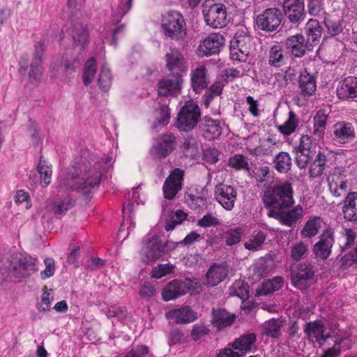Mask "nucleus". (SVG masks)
I'll return each instance as SVG.
<instances>
[{
  "label": "nucleus",
  "instance_id": "nucleus-1",
  "mask_svg": "<svg viewBox=\"0 0 357 357\" xmlns=\"http://www.w3.org/2000/svg\"><path fill=\"white\" fill-rule=\"evenodd\" d=\"M113 162L112 155L105 159L92 156L78 167L61 172L57 186L59 193L73 190H77L83 194L89 193L99 183L103 172L109 170Z\"/></svg>",
  "mask_w": 357,
  "mask_h": 357
},
{
  "label": "nucleus",
  "instance_id": "nucleus-2",
  "mask_svg": "<svg viewBox=\"0 0 357 357\" xmlns=\"http://www.w3.org/2000/svg\"><path fill=\"white\" fill-rule=\"evenodd\" d=\"M293 188L288 181L281 182L268 188L263 197V202L270 209H284L291 207L294 201Z\"/></svg>",
  "mask_w": 357,
  "mask_h": 357
},
{
  "label": "nucleus",
  "instance_id": "nucleus-3",
  "mask_svg": "<svg viewBox=\"0 0 357 357\" xmlns=\"http://www.w3.org/2000/svg\"><path fill=\"white\" fill-rule=\"evenodd\" d=\"M38 260L31 256L16 254L13 255L8 274L18 282L30 277L38 271Z\"/></svg>",
  "mask_w": 357,
  "mask_h": 357
},
{
  "label": "nucleus",
  "instance_id": "nucleus-4",
  "mask_svg": "<svg viewBox=\"0 0 357 357\" xmlns=\"http://www.w3.org/2000/svg\"><path fill=\"white\" fill-rule=\"evenodd\" d=\"M132 1V0H121L119 6L113 10L114 19L112 24H107L101 33V36L102 38H105V42L112 45H116V36L124 29L123 25L116 26V24L130 10Z\"/></svg>",
  "mask_w": 357,
  "mask_h": 357
},
{
  "label": "nucleus",
  "instance_id": "nucleus-5",
  "mask_svg": "<svg viewBox=\"0 0 357 357\" xmlns=\"http://www.w3.org/2000/svg\"><path fill=\"white\" fill-rule=\"evenodd\" d=\"M165 245L154 231H151L145 237L139 255L144 264L152 263L165 254Z\"/></svg>",
  "mask_w": 357,
  "mask_h": 357
},
{
  "label": "nucleus",
  "instance_id": "nucleus-6",
  "mask_svg": "<svg viewBox=\"0 0 357 357\" xmlns=\"http://www.w3.org/2000/svg\"><path fill=\"white\" fill-rule=\"evenodd\" d=\"M203 15L207 25L212 28H222L228 23L227 8L222 3L206 0L203 5Z\"/></svg>",
  "mask_w": 357,
  "mask_h": 357
},
{
  "label": "nucleus",
  "instance_id": "nucleus-7",
  "mask_svg": "<svg viewBox=\"0 0 357 357\" xmlns=\"http://www.w3.org/2000/svg\"><path fill=\"white\" fill-rule=\"evenodd\" d=\"M162 26L165 34L173 39L183 38L185 35V22L178 11L170 10L162 16Z\"/></svg>",
  "mask_w": 357,
  "mask_h": 357
},
{
  "label": "nucleus",
  "instance_id": "nucleus-8",
  "mask_svg": "<svg viewBox=\"0 0 357 357\" xmlns=\"http://www.w3.org/2000/svg\"><path fill=\"white\" fill-rule=\"evenodd\" d=\"M201 112L198 105L193 100L185 102L178 114L176 127L182 131H189L198 123Z\"/></svg>",
  "mask_w": 357,
  "mask_h": 357
},
{
  "label": "nucleus",
  "instance_id": "nucleus-9",
  "mask_svg": "<svg viewBox=\"0 0 357 357\" xmlns=\"http://www.w3.org/2000/svg\"><path fill=\"white\" fill-rule=\"evenodd\" d=\"M304 332L310 342H316L319 346H324L328 340L337 335L334 330L328 329L321 320L307 323Z\"/></svg>",
  "mask_w": 357,
  "mask_h": 357
},
{
  "label": "nucleus",
  "instance_id": "nucleus-10",
  "mask_svg": "<svg viewBox=\"0 0 357 357\" xmlns=\"http://www.w3.org/2000/svg\"><path fill=\"white\" fill-rule=\"evenodd\" d=\"M251 38L249 36L236 35L231 41L230 58L234 61H245L250 54Z\"/></svg>",
  "mask_w": 357,
  "mask_h": 357
},
{
  "label": "nucleus",
  "instance_id": "nucleus-11",
  "mask_svg": "<svg viewBox=\"0 0 357 357\" xmlns=\"http://www.w3.org/2000/svg\"><path fill=\"white\" fill-rule=\"evenodd\" d=\"M225 39L220 33H211L202 40L197 49V54L200 57L209 56L218 53L225 44Z\"/></svg>",
  "mask_w": 357,
  "mask_h": 357
},
{
  "label": "nucleus",
  "instance_id": "nucleus-12",
  "mask_svg": "<svg viewBox=\"0 0 357 357\" xmlns=\"http://www.w3.org/2000/svg\"><path fill=\"white\" fill-rule=\"evenodd\" d=\"M175 139L172 134L158 136L150 149L151 155L155 158H165L175 149Z\"/></svg>",
  "mask_w": 357,
  "mask_h": 357
},
{
  "label": "nucleus",
  "instance_id": "nucleus-13",
  "mask_svg": "<svg viewBox=\"0 0 357 357\" xmlns=\"http://www.w3.org/2000/svg\"><path fill=\"white\" fill-rule=\"evenodd\" d=\"M182 84L181 74L175 73L165 76L158 82V94L163 96H176L180 93Z\"/></svg>",
  "mask_w": 357,
  "mask_h": 357
},
{
  "label": "nucleus",
  "instance_id": "nucleus-14",
  "mask_svg": "<svg viewBox=\"0 0 357 357\" xmlns=\"http://www.w3.org/2000/svg\"><path fill=\"white\" fill-rule=\"evenodd\" d=\"M282 18L280 10L274 8L266 9L257 18V24L261 29L266 31H275L281 24Z\"/></svg>",
  "mask_w": 357,
  "mask_h": 357
},
{
  "label": "nucleus",
  "instance_id": "nucleus-15",
  "mask_svg": "<svg viewBox=\"0 0 357 357\" xmlns=\"http://www.w3.org/2000/svg\"><path fill=\"white\" fill-rule=\"evenodd\" d=\"M345 177L342 167H335L330 172L327 181L329 190L334 196L340 197L346 192L347 181Z\"/></svg>",
  "mask_w": 357,
  "mask_h": 357
},
{
  "label": "nucleus",
  "instance_id": "nucleus-16",
  "mask_svg": "<svg viewBox=\"0 0 357 357\" xmlns=\"http://www.w3.org/2000/svg\"><path fill=\"white\" fill-rule=\"evenodd\" d=\"M333 243V231L330 228L326 229L320 236L319 241L314 245L313 252L317 258L326 259L331 254Z\"/></svg>",
  "mask_w": 357,
  "mask_h": 357
},
{
  "label": "nucleus",
  "instance_id": "nucleus-17",
  "mask_svg": "<svg viewBox=\"0 0 357 357\" xmlns=\"http://www.w3.org/2000/svg\"><path fill=\"white\" fill-rule=\"evenodd\" d=\"M165 317L169 321L176 324H186L197 319V313L190 306L183 305L181 307L169 310L165 313Z\"/></svg>",
  "mask_w": 357,
  "mask_h": 357
},
{
  "label": "nucleus",
  "instance_id": "nucleus-18",
  "mask_svg": "<svg viewBox=\"0 0 357 357\" xmlns=\"http://www.w3.org/2000/svg\"><path fill=\"white\" fill-rule=\"evenodd\" d=\"M303 214V208L297 205L290 211H284L283 209H269L268 215L279 220L282 224L291 227L296 223Z\"/></svg>",
  "mask_w": 357,
  "mask_h": 357
},
{
  "label": "nucleus",
  "instance_id": "nucleus-19",
  "mask_svg": "<svg viewBox=\"0 0 357 357\" xmlns=\"http://www.w3.org/2000/svg\"><path fill=\"white\" fill-rule=\"evenodd\" d=\"M236 195V190L231 185L219 184L215 187V199L227 211H231L234 207Z\"/></svg>",
  "mask_w": 357,
  "mask_h": 357
},
{
  "label": "nucleus",
  "instance_id": "nucleus-20",
  "mask_svg": "<svg viewBox=\"0 0 357 357\" xmlns=\"http://www.w3.org/2000/svg\"><path fill=\"white\" fill-rule=\"evenodd\" d=\"M314 271L312 266L305 264H301L296 271L291 274L293 285L301 290L305 289L313 281Z\"/></svg>",
  "mask_w": 357,
  "mask_h": 357
},
{
  "label": "nucleus",
  "instance_id": "nucleus-21",
  "mask_svg": "<svg viewBox=\"0 0 357 357\" xmlns=\"http://www.w3.org/2000/svg\"><path fill=\"white\" fill-rule=\"evenodd\" d=\"M331 136L336 142L344 144L354 139V128L350 123L345 121L337 122L332 127Z\"/></svg>",
  "mask_w": 357,
  "mask_h": 357
},
{
  "label": "nucleus",
  "instance_id": "nucleus-22",
  "mask_svg": "<svg viewBox=\"0 0 357 357\" xmlns=\"http://www.w3.org/2000/svg\"><path fill=\"white\" fill-rule=\"evenodd\" d=\"M183 171L180 169H174L167 177L163 185V193L166 199H172L181 188Z\"/></svg>",
  "mask_w": 357,
  "mask_h": 357
},
{
  "label": "nucleus",
  "instance_id": "nucleus-23",
  "mask_svg": "<svg viewBox=\"0 0 357 357\" xmlns=\"http://www.w3.org/2000/svg\"><path fill=\"white\" fill-rule=\"evenodd\" d=\"M165 66L172 74L185 73L186 62L183 54L177 49H170L165 55Z\"/></svg>",
  "mask_w": 357,
  "mask_h": 357
},
{
  "label": "nucleus",
  "instance_id": "nucleus-24",
  "mask_svg": "<svg viewBox=\"0 0 357 357\" xmlns=\"http://www.w3.org/2000/svg\"><path fill=\"white\" fill-rule=\"evenodd\" d=\"M191 87L192 90L199 93L209 84L208 69L204 66H199L192 70L190 74Z\"/></svg>",
  "mask_w": 357,
  "mask_h": 357
},
{
  "label": "nucleus",
  "instance_id": "nucleus-25",
  "mask_svg": "<svg viewBox=\"0 0 357 357\" xmlns=\"http://www.w3.org/2000/svg\"><path fill=\"white\" fill-rule=\"evenodd\" d=\"M284 11L289 20L296 23L301 18L304 10L303 0H284Z\"/></svg>",
  "mask_w": 357,
  "mask_h": 357
},
{
  "label": "nucleus",
  "instance_id": "nucleus-26",
  "mask_svg": "<svg viewBox=\"0 0 357 357\" xmlns=\"http://www.w3.org/2000/svg\"><path fill=\"white\" fill-rule=\"evenodd\" d=\"M228 274L227 266L225 264H213L206 273V282L208 286H215L220 284Z\"/></svg>",
  "mask_w": 357,
  "mask_h": 357
},
{
  "label": "nucleus",
  "instance_id": "nucleus-27",
  "mask_svg": "<svg viewBox=\"0 0 357 357\" xmlns=\"http://www.w3.org/2000/svg\"><path fill=\"white\" fill-rule=\"evenodd\" d=\"M45 50L43 43H39L36 45V50L33 60L30 66V71L29 75L35 80H38L43 73L42 56Z\"/></svg>",
  "mask_w": 357,
  "mask_h": 357
},
{
  "label": "nucleus",
  "instance_id": "nucleus-28",
  "mask_svg": "<svg viewBox=\"0 0 357 357\" xmlns=\"http://www.w3.org/2000/svg\"><path fill=\"white\" fill-rule=\"evenodd\" d=\"M337 93L340 98H356L357 77H348L345 78L337 87Z\"/></svg>",
  "mask_w": 357,
  "mask_h": 357
},
{
  "label": "nucleus",
  "instance_id": "nucleus-29",
  "mask_svg": "<svg viewBox=\"0 0 357 357\" xmlns=\"http://www.w3.org/2000/svg\"><path fill=\"white\" fill-rule=\"evenodd\" d=\"M344 218L351 222L357 221V192H350L346 197L342 207Z\"/></svg>",
  "mask_w": 357,
  "mask_h": 357
},
{
  "label": "nucleus",
  "instance_id": "nucleus-30",
  "mask_svg": "<svg viewBox=\"0 0 357 357\" xmlns=\"http://www.w3.org/2000/svg\"><path fill=\"white\" fill-rule=\"evenodd\" d=\"M213 324L218 330L230 326L236 319V315L225 309L213 310Z\"/></svg>",
  "mask_w": 357,
  "mask_h": 357
},
{
  "label": "nucleus",
  "instance_id": "nucleus-31",
  "mask_svg": "<svg viewBox=\"0 0 357 357\" xmlns=\"http://www.w3.org/2000/svg\"><path fill=\"white\" fill-rule=\"evenodd\" d=\"M256 340V335L254 333H248L236 339L231 346L234 349L240 351L242 354H245L252 351L253 348L255 349Z\"/></svg>",
  "mask_w": 357,
  "mask_h": 357
},
{
  "label": "nucleus",
  "instance_id": "nucleus-32",
  "mask_svg": "<svg viewBox=\"0 0 357 357\" xmlns=\"http://www.w3.org/2000/svg\"><path fill=\"white\" fill-rule=\"evenodd\" d=\"M307 44V42L305 43L304 37L299 34L290 36L286 40L287 48L296 57L304 55Z\"/></svg>",
  "mask_w": 357,
  "mask_h": 357
},
{
  "label": "nucleus",
  "instance_id": "nucleus-33",
  "mask_svg": "<svg viewBox=\"0 0 357 357\" xmlns=\"http://www.w3.org/2000/svg\"><path fill=\"white\" fill-rule=\"evenodd\" d=\"M298 86L303 95L312 96L315 93L317 88L315 79L306 69L300 73Z\"/></svg>",
  "mask_w": 357,
  "mask_h": 357
},
{
  "label": "nucleus",
  "instance_id": "nucleus-34",
  "mask_svg": "<svg viewBox=\"0 0 357 357\" xmlns=\"http://www.w3.org/2000/svg\"><path fill=\"white\" fill-rule=\"evenodd\" d=\"M183 294H185V285L182 281L179 280L170 282L162 291V298L165 301L176 299Z\"/></svg>",
  "mask_w": 357,
  "mask_h": 357
},
{
  "label": "nucleus",
  "instance_id": "nucleus-35",
  "mask_svg": "<svg viewBox=\"0 0 357 357\" xmlns=\"http://www.w3.org/2000/svg\"><path fill=\"white\" fill-rule=\"evenodd\" d=\"M331 339L335 342V344L332 348L326 350L322 357H338L342 351L350 347V340L348 338H340L337 335H335V337Z\"/></svg>",
  "mask_w": 357,
  "mask_h": 357
},
{
  "label": "nucleus",
  "instance_id": "nucleus-36",
  "mask_svg": "<svg viewBox=\"0 0 357 357\" xmlns=\"http://www.w3.org/2000/svg\"><path fill=\"white\" fill-rule=\"evenodd\" d=\"M222 133V127L217 120L205 119L203 127V136L208 140H213L220 137Z\"/></svg>",
  "mask_w": 357,
  "mask_h": 357
},
{
  "label": "nucleus",
  "instance_id": "nucleus-37",
  "mask_svg": "<svg viewBox=\"0 0 357 357\" xmlns=\"http://www.w3.org/2000/svg\"><path fill=\"white\" fill-rule=\"evenodd\" d=\"M323 220L320 217H311L305 224L301 231V234L304 238H311L315 236L319 229L322 227Z\"/></svg>",
  "mask_w": 357,
  "mask_h": 357
},
{
  "label": "nucleus",
  "instance_id": "nucleus-38",
  "mask_svg": "<svg viewBox=\"0 0 357 357\" xmlns=\"http://www.w3.org/2000/svg\"><path fill=\"white\" fill-rule=\"evenodd\" d=\"M307 43L312 46L319 43L321 36V29L317 20L310 19L306 25Z\"/></svg>",
  "mask_w": 357,
  "mask_h": 357
},
{
  "label": "nucleus",
  "instance_id": "nucleus-39",
  "mask_svg": "<svg viewBox=\"0 0 357 357\" xmlns=\"http://www.w3.org/2000/svg\"><path fill=\"white\" fill-rule=\"evenodd\" d=\"M326 158L324 152L319 151L317 153L310 167L309 174L310 177L316 178L323 174L326 168Z\"/></svg>",
  "mask_w": 357,
  "mask_h": 357
},
{
  "label": "nucleus",
  "instance_id": "nucleus-40",
  "mask_svg": "<svg viewBox=\"0 0 357 357\" xmlns=\"http://www.w3.org/2000/svg\"><path fill=\"white\" fill-rule=\"evenodd\" d=\"M283 285V279L275 277L272 280L263 282L257 289L259 295H267L280 289Z\"/></svg>",
  "mask_w": 357,
  "mask_h": 357
},
{
  "label": "nucleus",
  "instance_id": "nucleus-41",
  "mask_svg": "<svg viewBox=\"0 0 357 357\" xmlns=\"http://www.w3.org/2000/svg\"><path fill=\"white\" fill-rule=\"evenodd\" d=\"M72 36L75 48H77L78 51L82 50L88 42L89 35L86 27L83 25L75 26L72 31Z\"/></svg>",
  "mask_w": 357,
  "mask_h": 357
},
{
  "label": "nucleus",
  "instance_id": "nucleus-42",
  "mask_svg": "<svg viewBox=\"0 0 357 357\" xmlns=\"http://www.w3.org/2000/svg\"><path fill=\"white\" fill-rule=\"evenodd\" d=\"M328 115L324 110H319L314 116V131L313 133L321 137L324 133Z\"/></svg>",
  "mask_w": 357,
  "mask_h": 357
},
{
  "label": "nucleus",
  "instance_id": "nucleus-43",
  "mask_svg": "<svg viewBox=\"0 0 357 357\" xmlns=\"http://www.w3.org/2000/svg\"><path fill=\"white\" fill-rule=\"evenodd\" d=\"M73 204V199L69 195H67L65 197H59L58 199L53 201L48 207L50 211L57 214L68 211L72 207Z\"/></svg>",
  "mask_w": 357,
  "mask_h": 357
},
{
  "label": "nucleus",
  "instance_id": "nucleus-44",
  "mask_svg": "<svg viewBox=\"0 0 357 357\" xmlns=\"http://www.w3.org/2000/svg\"><path fill=\"white\" fill-rule=\"evenodd\" d=\"M154 122L153 123V128L157 129L159 126H164L169 122V108L164 105L159 109H156L153 113Z\"/></svg>",
  "mask_w": 357,
  "mask_h": 357
},
{
  "label": "nucleus",
  "instance_id": "nucleus-45",
  "mask_svg": "<svg viewBox=\"0 0 357 357\" xmlns=\"http://www.w3.org/2000/svg\"><path fill=\"white\" fill-rule=\"evenodd\" d=\"M38 172L40 176V182L43 186H47L52 179V166L49 163L40 158L38 165Z\"/></svg>",
  "mask_w": 357,
  "mask_h": 357
},
{
  "label": "nucleus",
  "instance_id": "nucleus-46",
  "mask_svg": "<svg viewBox=\"0 0 357 357\" xmlns=\"http://www.w3.org/2000/svg\"><path fill=\"white\" fill-rule=\"evenodd\" d=\"M98 83L101 90L107 91L109 89L112 83V76L109 68L103 64L99 74Z\"/></svg>",
  "mask_w": 357,
  "mask_h": 357
},
{
  "label": "nucleus",
  "instance_id": "nucleus-47",
  "mask_svg": "<svg viewBox=\"0 0 357 357\" xmlns=\"http://www.w3.org/2000/svg\"><path fill=\"white\" fill-rule=\"evenodd\" d=\"M291 166V159L289 153L280 152L275 159V167L281 172L284 173L289 171Z\"/></svg>",
  "mask_w": 357,
  "mask_h": 357
},
{
  "label": "nucleus",
  "instance_id": "nucleus-48",
  "mask_svg": "<svg viewBox=\"0 0 357 357\" xmlns=\"http://www.w3.org/2000/svg\"><path fill=\"white\" fill-rule=\"evenodd\" d=\"M298 126V120L292 112L289 114L288 119L282 125L278 126L279 131L284 135H289L295 132Z\"/></svg>",
  "mask_w": 357,
  "mask_h": 357
},
{
  "label": "nucleus",
  "instance_id": "nucleus-49",
  "mask_svg": "<svg viewBox=\"0 0 357 357\" xmlns=\"http://www.w3.org/2000/svg\"><path fill=\"white\" fill-rule=\"evenodd\" d=\"M54 300L52 289H48L46 287L43 288V293L40 301L37 305V309L40 312H47L50 310L52 303Z\"/></svg>",
  "mask_w": 357,
  "mask_h": 357
},
{
  "label": "nucleus",
  "instance_id": "nucleus-50",
  "mask_svg": "<svg viewBox=\"0 0 357 357\" xmlns=\"http://www.w3.org/2000/svg\"><path fill=\"white\" fill-rule=\"evenodd\" d=\"M243 231L241 227L228 229L224 232L222 238L227 245H233L240 242Z\"/></svg>",
  "mask_w": 357,
  "mask_h": 357
},
{
  "label": "nucleus",
  "instance_id": "nucleus-51",
  "mask_svg": "<svg viewBox=\"0 0 357 357\" xmlns=\"http://www.w3.org/2000/svg\"><path fill=\"white\" fill-rule=\"evenodd\" d=\"M229 294L244 301L248 298V285L241 280L235 281L229 289Z\"/></svg>",
  "mask_w": 357,
  "mask_h": 357
},
{
  "label": "nucleus",
  "instance_id": "nucleus-52",
  "mask_svg": "<svg viewBox=\"0 0 357 357\" xmlns=\"http://www.w3.org/2000/svg\"><path fill=\"white\" fill-rule=\"evenodd\" d=\"M281 321L271 319L264 324L263 333L272 337H278L280 335Z\"/></svg>",
  "mask_w": 357,
  "mask_h": 357
},
{
  "label": "nucleus",
  "instance_id": "nucleus-53",
  "mask_svg": "<svg viewBox=\"0 0 357 357\" xmlns=\"http://www.w3.org/2000/svg\"><path fill=\"white\" fill-rule=\"evenodd\" d=\"M265 239V234L262 231H258L244 243V246L248 250H257L261 248Z\"/></svg>",
  "mask_w": 357,
  "mask_h": 357
},
{
  "label": "nucleus",
  "instance_id": "nucleus-54",
  "mask_svg": "<svg viewBox=\"0 0 357 357\" xmlns=\"http://www.w3.org/2000/svg\"><path fill=\"white\" fill-rule=\"evenodd\" d=\"M96 72V61L93 58L89 59L84 66L83 73V82L85 85H88L93 80Z\"/></svg>",
  "mask_w": 357,
  "mask_h": 357
},
{
  "label": "nucleus",
  "instance_id": "nucleus-55",
  "mask_svg": "<svg viewBox=\"0 0 357 357\" xmlns=\"http://www.w3.org/2000/svg\"><path fill=\"white\" fill-rule=\"evenodd\" d=\"M186 216L187 214L181 210L170 213L165 229L167 231L172 230L176 225L181 224L186 218Z\"/></svg>",
  "mask_w": 357,
  "mask_h": 357
},
{
  "label": "nucleus",
  "instance_id": "nucleus-56",
  "mask_svg": "<svg viewBox=\"0 0 357 357\" xmlns=\"http://www.w3.org/2000/svg\"><path fill=\"white\" fill-rule=\"evenodd\" d=\"M308 248L307 245L304 243L300 241L294 243L291 247V256L293 259L299 261L302 259L305 255L307 253Z\"/></svg>",
  "mask_w": 357,
  "mask_h": 357
},
{
  "label": "nucleus",
  "instance_id": "nucleus-57",
  "mask_svg": "<svg viewBox=\"0 0 357 357\" xmlns=\"http://www.w3.org/2000/svg\"><path fill=\"white\" fill-rule=\"evenodd\" d=\"M174 270V266L172 264H158L152 269L151 277L156 279H160L172 273Z\"/></svg>",
  "mask_w": 357,
  "mask_h": 357
},
{
  "label": "nucleus",
  "instance_id": "nucleus-58",
  "mask_svg": "<svg viewBox=\"0 0 357 357\" xmlns=\"http://www.w3.org/2000/svg\"><path fill=\"white\" fill-rule=\"evenodd\" d=\"M229 165L237 170L248 169V162L247 159L241 154H236L229 159Z\"/></svg>",
  "mask_w": 357,
  "mask_h": 357
},
{
  "label": "nucleus",
  "instance_id": "nucleus-59",
  "mask_svg": "<svg viewBox=\"0 0 357 357\" xmlns=\"http://www.w3.org/2000/svg\"><path fill=\"white\" fill-rule=\"evenodd\" d=\"M282 48L275 45L271 47L269 54V63L272 66H279L283 60Z\"/></svg>",
  "mask_w": 357,
  "mask_h": 357
},
{
  "label": "nucleus",
  "instance_id": "nucleus-60",
  "mask_svg": "<svg viewBox=\"0 0 357 357\" xmlns=\"http://www.w3.org/2000/svg\"><path fill=\"white\" fill-rule=\"evenodd\" d=\"M317 142L308 135H303L300 139L299 146L297 150L299 151L310 152L312 149L315 148Z\"/></svg>",
  "mask_w": 357,
  "mask_h": 357
},
{
  "label": "nucleus",
  "instance_id": "nucleus-61",
  "mask_svg": "<svg viewBox=\"0 0 357 357\" xmlns=\"http://www.w3.org/2000/svg\"><path fill=\"white\" fill-rule=\"evenodd\" d=\"M182 283L185 285V294L189 291L191 294H196L202 291V284L198 279L187 278Z\"/></svg>",
  "mask_w": 357,
  "mask_h": 357
},
{
  "label": "nucleus",
  "instance_id": "nucleus-62",
  "mask_svg": "<svg viewBox=\"0 0 357 357\" xmlns=\"http://www.w3.org/2000/svg\"><path fill=\"white\" fill-rule=\"evenodd\" d=\"M107 315L108 317H116L118 320L123 321L127 317V312L125 307L111 306L108 308Z\"/></svg>",
  "mask_w": 357,
  "mask_h": 357
},
{
  "label": "nucleus",
  "instance_id": "nucleus-63",
  "mask_svg": "<svg viewBox=\"0 0 357 357\" xmlns=\"http://www.w3.org/2000/svg\"><path fill=\"white\" fill-rule=\"evenodd\" d=\"M220 225L219 219L212 213H208L198 221V225L202 227H215Z\"/></svg>",
  "mask_w": 357,
  "mask_h": 357
},
{
  "label": "nucleus",
  "instance_id": "nucleus-64",
  "mask_svg": "<svg viewBox=\"0 0 357 357\" xmlns=\"http://www.w3.org/2000/svg\"><path fill=\"white\" fill-rule=\"evenodd\" d=\"M325 24L328 30V32L332 36L338 35L342 31V24L340 20H332L331 19L326 18L325 20Z\"/></svg>",
  "mask_w": 357,
  "mask_h": 357
}]
</instances>
